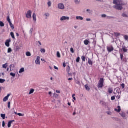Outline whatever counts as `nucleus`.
Returning a JSON list of instances; mask_svg holds the SVG:
<instances>
[{"label": "nucleus", "mask_w": 128, "mask_h": 128, "mask_svg": "<svg viewBox=\"0 0 128 128\" xmlns=\"http://www.w3.org/2000/svg\"><path fill=\"white\" fill-rule=\"evenodd\" d=\"M40 52L42 54H46V49L41 48Z\"/></svg>", "instance_id": "24"}, {"label": "nucleus", "mask_w": 128, "mask_h": 128, "mask_svg": "<svg viewBox=\"0 0 128 128\" xmlns=\"http://www.w3.org/2000/svg\"><path fill=\"white\" fill-rule=\"evenodd\" d=\"M120 58H121L122 60H124V55L122 54H120Z\"/></svg>", "instance_id": "47"}, {"label": "nucleus", "mask_w": 128, "mask_h": 128, "mask_svg": "<svg viewBox=\"0 0 128 128\" xmlns=\"http://www.w3.org/2000/svg\"><path fill=\"white\" fill-rule=\"evenodd\" d=\"M120 116H122V118H126V113L122 112L120 114Z\"/></svg>", "instance_id": "31"}, {"label": "nucleus", "mask_w": 128, "mask_h": 128, "mask_svg": "<svg viewBox=\"0 0 128 128\" xmlns=\"http://www.w3.org/2000/svg\"><path fill=\"white\" fill-rule=\"evenodd\" d=\"M90 44V42L88 40H85L84 41V44L85 46H88V44Z\"/></svg>", "instance_id": "15"}, {"label": "nucleus", "mask_w": 128, "mask_h": 128, "mask_svg": "<svg viewBox=\"0 0 128 128\" xmlns=\"http://www.w3.org/2000/svg\"><path fill=\"white\" fill-rule=\"evenodd\" d=\"M1 117H2L3 120H6V114H1Z\"/></svg>", "instance_id": "32"}, {"label": "nucleus", "mask_w": 128, "mask_h": 128, "mask_svg": "<svg viewBox=\"0 0 128 128\" xmlns=\"http://www.w3.org/2000/svg\"><path fill=\"white\" fill-rule=\"evenodd\" d=\"M104 78H101L98 84V88H104Z\"/></svg>", "instance_id": "2"}, {"label": "nucleus", "mask_w": 128, "mask_h": 128, "mask_svg": "<svg viewBox=\"0 0 128 128\" xmlns=\"http://www.w3.org/2000/svg\"><path fill=\"white\" fill-rule=\"evenodd\" d=\"M32 18L34 22H36V13L33 14Z\"/></svg>", "instance_id": "10"}, {"label": "nucleus", "mask_w": 128, "mask_h": 128, "mask_svg": "<svg viewBox=\"0 0 128 128\" xmlns=\"http://www.w3.org/2000/svg\"><path fill=\"white\" fill-rule=\"evenodd\" d=\"M26 56H31L32 54H30V52H26Z\"/></svg>", "instance_id": "23"}, {"label": "nucleus", "mask_w": 128, "mask_h": 128, "mask_svg": "<svg viewBox=\"0 0 128 128\" xmlns=\"http://www.w3.org/2000/svg\"><path fill=\"white\" fill-rule=\"evenodd\" d=\"M108 92L109 94H112L114 90H112V88H110L108 89Z\"/></svg>", "instance_id": "16"}, {"label": "nucleus", "mask_w": 128, "mask_h": 128, "mask_svg": "<svg viewBox=\"0 0 128 128\" xmlns=\"http://www.w3.org/2000/svg\"><path fill=\"white\" fill-rule=\"evenodd\" d=\"M70 52L72 54H74V48H70Z\"/></svg>", "instance_id": "41"}, {"label": "nucleus", "mask_w": 128, "mask_h": 128, "mask_svg": "<svg viewBox=\"0 0 128 128\" xmlns=\"http://www.w3.org/2000/svg\"><path fill=\"white\" fill-rule=\"evenodd\" d=\"M82 62H86V57L84 56H82Z\"/></svg>", "instance_id": "36"}, {"label": "nucleus", "mask_w": 128, "mask_h": 128, "mask_svg": "<svg viewBox=\"0 0 128 128\" xmlns=\"http://www.w3.org/2000/svg\"><path fill=\"white\" fill-rule=\"evenodd\" d=\"M39 44H40V46H42V42H38Z\"/></svg>", "instance_id": "64"}, {"label": "nucleus", "mask_w": 128, "mask_h": 128, "mask_svg": "<svg viewBox=\"0 0 128 128\" xmlns=\"http://www.w3.org/2000/svg\"><path fill=\"white\" fill-rule=\"evenodd\" d=\"M76 20H84V18L80 16H77L76 17Z\"/></svg>", "instance_id": "11"}, {"label": "nucleus", "mask_w": 128, "mask_h": 128, "mask_svg": "<svg viewBox=\"0 0 128 128\" xmlns=\"http://www.w3.org/2000/svg\"><path fill=\"white\" fill-rule=\"evenodd\" d=\"M10 76H12L13 78H16V74L12 72L10 74Z\"/></svg>", "instance_id": "35"}, {"label": "nucleus", "mask_w": 128, "mask_h": 128, "mask_svg": "<svg viewBox=\"0 0 128 128\" xmlns=\"http://www.w3.org/2000/svg\"><path fill=\"white\" fill-rule=\"evenodd\" d=\"M48 6L49 7L52 6V2H50V1H49L48 3Z\"/></svg>", "instance_id": "39"}, {"label": "nucleus", "mask_w": 128, "mask_h": 128, "mask_svg": "<svg viewBox=\"0 0 128 128\" xmlns=\"http://www.w3.org/2000/svg\"><path fill=\"white\" fill-rule=\"evenodd\" d=\"M88 64L90 66H92L93 62H92V60L88 59Z\"/></svg>", "instance_id": "18"}, {"label": "nucleus", "mask_w": 128, "mask_h": 128, "mask_svg": "<svg viewBox=\"0 0 128 128\" xmlns=\"http://www.w3.org/2000/svg\"><path fill=\"white\" fill-rule=\"evenodd\" d=\"M121 86L122 88H124L126 87V85L124 84H121Z\"/></svg>", "instance_id": "44"}, {"label": "nucleus", "mask_w": 128, "mask_h": 128, "mask_svg": "<svg viewBox=\"0 0 128 128\" xmlns=\"http://www.w3.org/2000/svg\"><path fill=\"white\" fill-rule=\"evenodd\" d=\"M63 66H64V68H66V64L64 62L63 63Z\"/></svg>", "instance_id": "56"}, {"label": "nucleus", "mask_w": 128, "mask_h": 128, "mask_svg": "<svg viewBox=\"0 0 128 128\" xmlns=\"http://www.w3.org/2000/svg\"><path fill=\"white\" fill-rule=\"evenodd\" d=\"M10 36H11L12 38H13V40L16 39V37L14 36V34L13 32H12L10 33Z\"/></svg>", "instance_id": "19"}, {"label": "nucleus", "mask_w": 128, "mask_h": 128, "mask_svg": "<svg viewBox=\"0 0 128 128\" xmlns=\"http://www.w3.org/2000/svg\"><path fill=\"white\" fill-rule=\"evenodd\" d=\"M56 92L57 93V94H60V90H56Z\"/></svg>", "instance_id": "58"}, {"label": "nucleus", "mask_w": 128, "mask_h": 128, "mask_svg": "<svg viewBox=\"0 0 128 128\" xmlns=\"http://www.w3.org/2000/svg\"><path fill=\"white\" fill-rule=\"evenodd\" d=\"M6 80L4 79H0V84H4Z\"/></svg>", "instance_id": "28"}, {"label": "nucleus", "mask_w": 128, "mask_h": 128, "mask_svg": "<svg viewBox=\"0 0 128 128\" xmlns=\"http://www.w3.org/2000/svg\"><path fill=\"white\" fill-rule=\"evenodd\" d=\"M17 116H24V114H20V113H18L17 114Z\"/></svg>", "instance_id": "34"}, {"label": "nucleus", "mask_w": 128, "mask_h": 128, "mask_svg": "<svg viewBox=\"0 0 128 128\" xmlns=\"http://www.w3.org/2000/svg\"><path fill=\"white\" fill-rule=\"evenodd\" d=\"M49 94H50V96H52V92H49Z\"/></svg>", "instance_id": "59"}, {"label": "nucleus", "mask_w": 128, "mask_h": 128, "mask_svg": "<svg viewBox=\"0 0 128 128\" xmlns=\"http://www.w3.org/2000/svg\"><path fill=\"white\" fill-rule=\"evenodd\" d=\"M2 126L3 128H4V126H6V122H4V121L2 122Z\"/></svg>", "instance_id": "49"}, {"label": "nucleus", "mask_w": 128, "mask_h": 128, "mask_svg": "<svg viewBox=\"0 0 128 128\" xmlns=\"http://www.w3.org/2000/svg\"><path fill=\"white\" fill-rule=\"evenodd\" d=\"M102 18H106V14H102Z\"/></svg>", "instance_id": "51"}, {"label": "nucleus", "mask_w": 128, "mask_h": 128, "mask_svg": "<svg viewBox=\"0 0 128 128\" xmlns=\"http://www.w3.org/2000/svg\"><path fill=\"white\" fill-rule=\"evenodd\" d=\"M7 20L9 24H10L12 22L10 21V16H8L7 17Z\"/></svg>", "instance_id": "26"}, {"label": "nucleus", "mask_w": 128, "mask_h": 128, "mask_svg": "<svg viewBox=\"0 0 128 128\" xmlns=\"http://www.w3.org/2000/svg\"><path fill=\"white\" fill-rule=\"evenodd\" d=\"M112 100H116V97L114 96H113L111 98Z\"/></svg>", "instance_id": "46"}, {"label": "nucleus", "mask_w": 128, "mask_h": 128, "mask_svg": "<svg viewBox=\"0 0 128 128\" xmlns=\"http://www.w3.org/2000/svg\"><path fill=\"white\" fill-rule=\"evenodd\" d=\"M124 40H128V36H124Z\"/></svg>", "instance_id": "43"}, {"label": "nucleus", "mask_w": 128, "mask_h": 128, "mask_svg": "<svg viewBox=\"0 0 128 128\" xmlns=\"http://www.w3.org/2000/svg\"><path fill=\"white\" fill-rule=\"evenodd\" d=\"M66 72L68 74H70V66H67Z\"/></svg>", "instance_id": "20"}, {"label": "nucleus", "mask_w": 128, "mask_h": 128, "mask_svg": "<svg viewBox=\"0 0 128 128\" xmlns=\"http://www.w3.org/2000/svg\"><path fill=\"white\" fill-rule=\"evenodd\" d=\"M20 50V48H18V47H17L16 48V50L18 51Z\"/></svg>", "instance_id": "62"}, {"label": "nucleus", "mask_w": 128, "mask_h": 128, "mask_svg": "<svg viewBox=\"0 0 128 128\" xmlns=\"http://www.w3.org/2000/svg\"><path fill=\"white\" fill-rule=\"evenodd\" d=\"M122 16L124 18H126V14H122Z\"/></svg>", "instance_id": "54"}, {"label": "nucleus", "mask_w": 128, "mask_h": 128, "mask_svg": "<svg viewBox=\"0 0 128 128\" xmlns=\"http://www.w3.org/2000/svg\"><path fill=\"white\" fill-rule=\"evenodd\" d=\"M3 68H8V63H6V64H4L2 66Z\"/></svg>", "instance_id": "30"}, {"label": "nucleus", "mask_w": 128, "mask_h": 128, "mask_svg": "<svg viewBox=\"0 0 128 128\" xmlns=\"http://www.w3.org/2000/svg\"><path fill=\"white\" fill-rule=\"evenodd\" d=\"M14 122V120H11L10 122H8V128H10V126H12V122Z\"/></svg>", "instance_id": "12"}, {"label": "nucleus", "mask_w": 128, "mask_h": 128, "mask_svg": "<svg viewBox=\"0 0 128 128\" xmlns=\"http://www.w3.org/2000/svg\"><path fill=\"white\" fill-rule=\"evenodd\" d=\"M40 57L38 56L37 58H36V64H39V65L40 64Z\"/></svg>", "instance_id": "7"}, {"label": "nucleus", "mask_w": 128, "mask_h": 128, "mask_svg": "<svg viewBox=\"0 0 128 128\" xmlns=\"http://www.w3.org/2000/svg\"><path fill=\"white\" fill-rule=\"evenodd\" d=\"M107 114L109 116H112V112H107Z\"/></svg>", "instance_id": "50"}, {"label": "nucleus", "mask_w": 128, "mask_h": 128, "mask_svg": "<svg viewBox=\"0 0 128 128\" xmlns=\"http://www.w3.org/2000/svg\"><path fill=\"white\" fill-rule=\"evenodd\" d=\"M58 8L59 10H64V5L62 4H58Z\"/></svg>", "instance_id": "5"}, {"label": "nucleus", "mask_w": 128, "mask_h": 128, "mask_svg": "<svg viewBox=\"0 0 128 128\" xmlns=\"http://www.w3.org/2000/svg\"><path fill=\"white\" fill-rule=\"evenodd\" d=\"M118 109L114 110L115 112H120L122 109H121L120 106H118Z\"/></svg>", "instance_id": "13"}, {"label": "nucleus", "mask_w": 128, "mask_h": 128, "mask_svg": "<svg viewBox=\"0 0 128 128\" xmlns=\"http://www.w3.org/2000/svg\"><path fill=\"white\" fill-rule=\"evenodd\" d=\"M8 108H9V109H10V102H8Z\"/></svg>", "instance_id": "48"}, {"label": "nucleus", "mask_w": 128, "mask_h": 128, "mask_svg": "<svg viewBox=\"0 0 128 128\" xmlns=\"http://www.w3.org/2000/svg\"><path fill=\"white\" fill-rule=\"evenodd\" d=\"M16 36H20V34H18V33H16Z\"/></svg>", "instance_id": "60"}, {"label": "nucleus", "mask_w": 128, "mask_h": 128, "mask_svg": "<svg viewBox=\"0 0 128 128\" xmlns=\"http://www.w3.org/2000/svg\"><path fill=\"white\" fill-rule=\"evenodd\" d=\"M12 68H14V64H11L10 66V72H12V70H14Z\"/></svg>", "instance_id": "14"}, {"label": "nucleus", "mask_w": 128, "mask_h": 128, "mask_svg": "<svg viewBox=\"0 0 128 128\" xmlns=\"http://www.w3.org/2000/svg\"><path fill=\"white\" fill-rule=\"evenodd\" d=\"M54 68L55 70H58V67L56 66H54Z\"/></svg>", "instance_id": "57"}, {"label": "nucleus", "mask_w": 128, "mask_h": 128, "mask_svg": "<svg viewBox=\"0 0 128 128\" xmlns=\"http://www.w3.org/2000/svg\"><path fill=\"white\" fill-rule=\"evenodd\" d=\"M9 24H10V28H12V30H14V24H12V22Z\"/></svg>", "instance_id": "29"}, {"label": "nucleus", "mask_w": 128, "mask_h": 128, "mask_svg": "<svg viewBox=\"0 0 128 128\" xmlns=\"http://www.w3.org/2000/svg\"><path fill=\"white\" fill-rule=\"evenodd\" d=\"M76 83L77 84H80V82L78 80H76Z\"/></svg>", "instance_id": "45"}, {"label": "nucleus", "mask_w": 128, "mask_h": 128, "mask_svg": "<svg viewBox=\"0 0 128 128\" xmlns=\"http://www.w3.org/2000/svg\"><path fill=\"white\" fill-rule=\"evenodd\" d=\"M10 42H12V40L10 39H8L6 40L5 43L6 46H7L8 48H10Z\"/></svg>", "instance_id": "8"}, {"label": "nucleus", "mask_w": 128, "mask_h": 128, "mask_svg": "<svg viewBox=\"0 0 128 128\" xmlns=\"http://www.w3.org/2000/svg\"><path fill=\"white\" fill-rule=\"evenodd\" d=\"M60 20H61V22H64V20H70V17L62 16L60 18Z\"/></svg>", "instance_id": "4"}, {"label": "nucleus", "mask_w": 128, "mask_h": 128, "mask_svg": "<svg viewBox=\"0 0 128 128\" xmlns=\"http://www.w3.org/2000/svg\"><path fill=\"white\" fill-rule=\"evenodd\" d=\"M80 60V57H78V58H76V62H78Z\"/></svg>", "instance_id": "40"}, {"label": "nucleus", "mask_w": 128, "mask_h": 128, "mask_svg": "<svg viewBox=\"0 0 128 128\" xmlns=\"http://www.w3.org/2000/svg\"><path fill=\"white\" fill-rule=\"evenodd\" d=\"M72 78H69L68 80H72Z\"/></svg>", "instance_id": "61"}, {"label": "nucleus", "mask_w": 128, "mask_h": 128, "mask_svg": "<svg viewBox=\"0 0 128 128\" xmlns=\"http://www.w3.org/2000/svg\"><path fill=\"white\" fill-rule=\"evenodd\" d=\"M46 16H50V14L47 13L45 14Z\"/></svg>", "instance_id": "55"}, {"label": "nucleus", "mask_w": 128, "mask_h": 128, "mask_svg": "<svg viewBox=\"0 0 128 128\" xmlns=\"http://www.w3.org/2000/svg\"><path fill=\"white\" fill-rule=\"evenodd\" d=\"M86 12H89L90 14V12H92V11L88 9L86 10Z\"/></svg>", "instance_id": "52"}, {"label": "nucleus", "mask_w": 128, "mask_h": 128, "mask_svg": "<svg viewBox=\"0 0 128 128\" xmlns=\"http://www.w3.org/2000/svg\"><path fill=\"white\" fill-rule=\"evenodd\" d=\"M0 26L2 28L4 26V24L2 22H0Z\"/></svg>", "instance_id": "27"}, {"label": "nucleus", "mask_w": 128, "mask_h": 128, "mask_svg": "<svg viewBox=\"0 0 128 128\" xmlns=\"http://www.w3.org/2000/svg\"><path fill=\"white\" fill-rule=\"evenodd\" d=\"M32 12L30 10H28L26 14V18H32Z\"/></svg>", "instance_id": "3"}, {"label": "nucleus", "mask_w": 128, "mask_h": 128, "mask_svg": "<svg viewBox=\"0 0 128 128\" xmlns=\"http://www.w3.org/2000/svg\"><path fill=\"white\" fill-rule=\"evenodd\" d=\"M68 106H72V104H71V103L68 102Z\"/></svg>", "instance_id": "63"}, {"label": "nucleus", "mask_w": 128, "mask_h": 128, "mask_svg": "<svg viewBox=\"0 0 128 128\" xmlns=\"http://www.w3.org/2000/svg\"><path fill=\"white\" fill-rule=\"evenodd\" d=\"M74 2L76 4H79L80 2V0H75Z\"/></svg>", "instance_id": "25"}, {"label": "nucleus", "mask_w": 128, "mask_h": 128, "mask_svg": "<svg viewBox=\"0 0 128 128\" xmlns=\"http://www.w3.org/2000/svg\"><path fill=\"white\" fill-rule=\"evenodd\" d=\"M12 52V48H8V54H10V52Z\"/></svg>", "instance_id": "33"}, {"label": "nucleus", "mask_w": 128, "mask_h": 128, "mask_svg": "<svg viewBox=\"0 0 128 128\" xmlns=\"http://www.w3.org/2000/svg\"><path fill=\"white\" fill-rule=\"evenodd\" d=\"M24 72V68H22L20 70V72H20V74H22V72Z\"/></svg>", "instance_id": "22"}, {"label": "nucleus", "mask_w": 128, "mask_h": 128, "mask_svg": "<svg viewBox=\"0 0 128 128\" xmlns=\"http://www.w3.org/2000/svg\"><path fill=\"white\" fill-rule=\"evenodd\" d=\"M57 56H58V58H60V52H57Z\"/></svg>", "instance_id": "37"}, {"label": "nucleus", "mask_w": 128, "mask_h": 128, "mask_svg": "<svg viewBox=\"0 0 128 128\" xmlns=\"http://www.w3.org/2000/svg\"><path fill=\"white\" fill-rule=\"evenodd\" d=\"M10 96V94H8L7 96H6L4 99L3 102H8V98Z\"/></svg>", "instance_id": "6"}, {"label": "nucleus", "mask_w": 128, "mask_h": 128, "mask_svg": "<svg viewBox=\"0 0 128 128\" xmlns=\"http://www.w3.org/2000/svg\"><path fill=\"white\" fill-rule=\"evenodd\" d=\"M86 22H90L92 20H90V18H87L86 19Z\"/></svg>", "instance_id": "53"}, {"label": "nucleus", "mask_w": 128, "mask_h": 128, "mask_svg": "<svg viewBox=\"0 0 128 128\" xmlns=\"http://www.w3.org/2000/svg\"><path fill=\"white\" fill-rule=\"evenodd\" d=\"M113 4L116 5L114 6V8H116V10H122L124 2L122 0H114Z\"/></svg>", "instance_id": "1"}, {"label": "nucleus", "mask_w": 128, "mask_h": 128, "mask_svg": "<svg viewBox=\"0 0 128 128\" xmlns=\"http://www.w3.org/2000/svg\"><path fill=\"white\" fill-rule=\"evenodd\" d=\"M85 88H86V90H90V88H89L88 86L86 85Z\"/></svg>", "instance_id": "38"}, {"label": "nucleus", "mask_w": 128, "mask_h": 128, "mask_svg": "<svg viewBox=\"0 0 128 128\" xmlns=\"http://www.w3.org/2000/svg\"><path fill=\"white\" fill-rule=\"evenodd\" d=\"M107 50H108V52H114V47L112 46L110 47H108Z\"/></svg>", "instance_id": "9"}, {"label": "nucleus", "mask_w": 128, "mask_h": 128, "mask_svg": "<svg viewBox=\"0 0 128 128\" xmlns=\"http://www.w3.org/2000/svg\"><path fill=\"white\" fill-rule=\"evenodd\" d=\"M75 96H76V94H74L72 95V98H73L74 100H76V98H75Z\"/></svg>", "instance_id": "42"}, {"label": "nucleus", "mask_w": 128, "mask_h": 128, "mask_svg": "<svg viewBox=\"0 0 128 128\" xmlns=\"http://www.w3.org/2000/svg\"><path fill=\"white\" fill-rule=\"evenodd\" d=\"M122 50L124 52H128V49H126V46H124L122 48Z\"/></svg>", "instance_id": "17"}, {"label": "nucleus", "mask_w": 128, "mask_h": 128, "mask_svg": "<svg viewBox=\"0 0 128 128\" xmlns=\"http://www.w3.org/2000/svg\"><path fill=\"white\" fill-rule=\"evenodd\" d=\"M34 92V89H31L29 92V94H32Z\"/></svg>", "instance_id": "21"}]
</instances>
